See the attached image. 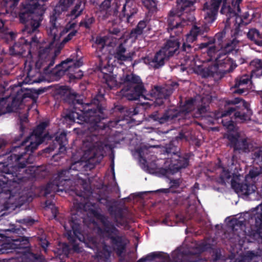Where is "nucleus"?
Masks as SVG:
<instances>
[{"label": "nucleus", "mask_w": 262, "mask_h": 262, "mask_svg": "<svg viewBox=\"0 0 262 262\" xmlns=\"http://www.w3.org/2000/svg\"><path fill=\"white\" fill-rule=\"evenodd\" d=\"M147 150L148 148L146 146H142L137 150L140 158L143 159L145 162H146V161L143 158V156L144 155L145 151H147Z\"/></svg>", "instance_id": "61"}, {"label": "nucleus", "mask_w": 262, "mask_h": 262, "mask_svg": "<svg viewBox=\"0 0 262 262\" xmlns=\"http://www.w3.org/2000/svg\"><path fill=\"white\" fill-rule=\"evenodd\" d=\"M114 109L115 112H118L122 115L124 120H129L132 116L136 115V113H133L134 107L128 108L122 105H116Z\"/></svg>", "instance_id": "36"}, {"label": "nucleus", "mask_w": 262, "mask_h": 262, "mask_svg": "<svg viewBox=\"0 0 262 262\" xmlns=\"http://www.w3.org/2000/svg\"><path fill=\"white\" fill-rule=\"evenodd\" d=\"M143 62L155 70L162 68L170 59L160 50L157 51L153 58L146 56L142 58Z\"/></svg>", "instance_id": "24"}, {"label": "nucleus", "mask_w": 262, "mask_h": 262, "mask_svg": "<svg viewBox=\"0 0 262 262\" xmlns=\"http://www.w3.org/2000/svg\"><path fill=\"white\" fill-rule=\"evenodd\" d=\"M4 146V141L0 138V150ZM24 167V164L18 167L0 164V216L4 215L3 211L13 209L18 206L19 192L17 191L19 189L14 187L13 183H18L23 179L20 172Z\"/></svg>", "instance_id": "3"}, {"label": "nucleus", "mask_w": 262, "mask_h": 262, "mask_svg": "<svg viewBox=\"0 0 262 262\" xmlns=\"http://www.w3.org/2000/svg\"><path fill=\"white\" fill-rule=\"evenodd\" d=\"M234 9V7L232 8L230 5H222L220 12L226 15V23L230 24V19L234 18L233 21H235V24H238V27L247 25L248 23L244 22L242 17L237 14Z\"/></svg>", "instance_id": "28"}, {"label": "nucleus", "mask_w": 262, "mask_h": 262, "mask_svg": "<svg viewBox=\"0 0 262 262\" xmlns=\"http://www.w3.org/2000/svg\"><path fill=\"white\" fill-rule=\"evenodd\" d=\"M167 22V30L170 34L169 38L160 50L170 59L180 53V36L183 32V28L190 21L178 16L168 14Z\"/></svg>", "instance_id": "6"}, {"label": "nucleus", "mask_w": 262, "mask_h": 262, "mask_svg": "<svg viewBox=\"0 0 262 262\" xmlns=\"http://www.w3.org/2000/svg\"><path fill=\"white\" fill-rule=\"evenodd\" d=\"M74 1L59 0L50 16V33L55 35L57 33L58 29H59V26L57 25V20L63 12L67 11L68 8L73 3Z\"/></svg>", "instance_id": "16"}, {"label": "nucleus", "mask_w": 262, "mask_h": 262, "mask_svg": "<svg viewBox=\"0 0 262 262\" xmlns=\"http://www.w3.org/2000/svg\"><path fill=\"white\" fill-rule=\"evenodd\" d=\"M225 36V34L223 32H219L216 33L214 37H207L206 36H204V37H207L208 40L206 42L199 44V48L200 49L207 48L208 50L209 47L215 46L218 49H221V47L225 46V45L228 42H227L223 43V39Z\"/></svg>", "instance_id": "30"}, {"label": "nucleus", "mask_w": 262, "mask_h": 262, "mask_svg": "<svg viewBox=\"0 0 262 262\" xmlns=\"http://www.w3.org/2000/svg\"><path fill=\"white\" fill-rule=\"evenodd\" d=\"M57 25L59 26V29H58L57 33L55 34V35H54L53 34H52L50 33V26L49 27V29L47 30V32L51 37H52L53 41H56L58 40L61 36L69 32L70 30L74 29L76 26V23H68L66 26L63 28L60 24L57 23Z\"/></svg>", "instance_id": "33"}, {"label": "nucleus", "mask_w": 262, "mask_h": 262, "mask_svg": "<svg viewBox=\"0 0 262 262\" xmlns=\"http://www.w3.org/2000/svg\"><path fill=\"white\" fill-rule=\"evenodd\" d=\"M204 11H206V14L205 16V19L207 23L212 24L216 18L218 12L213 10L207 8H204Z\"/></svg>", "instance_id": "42"}, {"label": "nucleus", "mask_w": 262, "mask_h": 262, "mask_svg": "<svg viewBox=\"0 0 262 262\" xmlns=\"http://www.w3.org/2000/svg\"><path fill=\"white\" fill-rule=\"evenodd\" d=\"M97 219L100 222L103 228L98 227L97 232L100 235L106 234V236L111 240V244L113 246L118 256H121L126 248L123 237L119 235V231L115 225L109 220L108 217L101 213H97Z\"/></svg>", "instance_id": "8"}, {"label": "nucleus", "mask_w": 262, "mask_h": 262, "mask_svg": "<svg viewBox=\"0 0 262 262\" xmlns=\"http://www.w3.org/2000/svg\"><path fill=\"white\" fill-rule=\"evenodd\" d=\"M260 256L253 251H248L245 255V260L247 262H258Z\"/></svg>", "instance_id": "49"}, {"label": "nucleus", "mask_w": 262, "mask_h": 262, "mask_svg": "<svg viewBox=\"0 0 262 262\" xmlns=\"http://www.w3.org/2000/svg\"><path fill=\"white\" fill-rule=\"evenodd\" d=\"M110 34L118 35L120 32V28L116 26H114L108 29Z\"/></svg>", "instance_id": "63"}, {"label": "nucleus", "mask_w": 262, "mask_h": 262, "mask_svg": "<svg viewBox=\"0 0 262 262\" xmlns=\"http://www.w3.org/2000/svg\"><path fill=\"white\" fill-rule=\"evenodd\" d=\"M165 255H163L162 252H151L145 256L147 261H152L157 258H160L164 259V257Z\"/></svg>", "instance_id": "50"}, {"label": "nucleus", "mask_w": 262, "mask_h": 262, "mask_svg": "<svg viewBox=\"0 0 262 262\" xmlns=\"http://www.w3.org/2000/svg\"><path fill=\"white\" fill-rule=\"evenodd\" d=\"M238 41L234 38L229 40L221 49L216 46H211L207 51L209 60L214 61L215 63L203 68L201 74L204 77H212L221 79L228 73L232 72L237 67L235 60L229 57L228 55L237 51L236 47Z\"/></svg>", "instance_id": "4"}, {"label": "nucleus", "mask_w": 262, "mask_h": 262, "mask_svg": "<svg viewBox=\"0 0 262 262\" xmlns=\"http://www.w3.org/2000/svg\"><path fill=\"white\" fill-rule=\"evenodd\" d=\"M229 224L232 227V230L234 231L237 230L236 227H239V228H242V227L244 226V222L239 221L237 219L231 220Z\"/></svg>", "instance_id": "52"}, {"label": "nucleus", "mask_w": 262, "mask_h": 262, "mask_svg": "<svg viewBox=\"0 0 262 262\" xmlns=\"http://www.w3.org/2000/svg\"><path fill=\"white\" fill-rule=\"evenodd\" d=\"M243 1V0H232L231 2V5L234 8H236L238 12H241V8H240V4Z\"/></svg>", "instance_id": "64"}, {"label": "nucleus", "mask_w": 262, "mask_h": 262, "mask_svg": "<svg viewBox=\"0 0 262 262\" xmlns=\"http://www.w3.org/2000/svg\"><path fill=\"white\" fill-rule=\"evenodd\" d=\"M189 160L187 155H181L179 152L171 157L169 169L172 173H176L182 168H186L188 165Z\"/></svg>", "instance_id": "27"}, {"label": "nucleus", "mask_w": 262, "mask_h": 262, "mask_svg": "<svg viewBox=\"0 0 262 262\" xmlns=\"http://www.w3.org/2000/svg\"><path fill=\"white\" fill-rule=\"evenodd\" d=\"M148 23V21L147 20V19H143V20H140L138 23L136 27L137 29H138L140 31H142L143 33L144 29H145Z\"/></svg>", "instance_id": "59"}, {"label": "nucleus", "mask_w": 262, "mask_h": 262, "mask_svg": "<svg viewBox=\"0 0 262 262\" xmlns=\"http://www.w3.org/2000/svg\"><path fill=\"white\" fill-rule=\"evenodd\" d=\"M11 240L12 242L4 243L1 245L0 255L14 252L24 254L30 253V244L28 237L19 235L16 238L12 236Z\"/></svg>", "instance_id": "15"}, {"label": "nucleus", "mask_w": 262, "mask_h": 262, "mask_svg": "<svg viewBox=\"0 0 262 262\" xmlns=\"http://www.w3.org/2000/svg\"><path fill=\"white\" fill-rule=\"evenodd\" d=\"M112 1V0H104V1L101 4L99 8L102 13H103V11L104 10H113V8L115 7V4L117 2L113 3L112 5H111Z\"/></svg>", "instance_id": "45"}, {"label": "nucleus", "mask_w": 262, "mask_h": 262, "mask_svg": "<svg viewBox=\"0 0 262 262\" xmlns=\"http://www.w3.org/2000/svg\"><path fill=\"white\" fill-rule=\"evenodd\" d=\"M32 95L28 93H25L23 94L21 100L14 98L12 100L11 103L8 102V98L7 97H3L0 98V116L5 114L6 112H11L13 110H17L21 103L23 102L24 99L26 98H31Z\"/></svg>", "instance_id": "21"}, {"label": "nucleus", "mask_w": 262, "mask_h": 262, "mask_svg": "<svg viewBox=\"0 0 262 262\" xmlns=\"http://www.w3.org/2000/svg\"><path fill=\"white\" fill-rule=\"evenodd\" d=\"M250 181H246L243 183H238L234 179H231V184L233 188L237 192H240L245 195H249L255 192L257 189L256 186L254 183H250Z\"/></svg>", "instance_id": "29"}, {"label": "nucleus", "mask_w": 262, "mask_h": 262, "mask_svg": "<svg viewBox=\"0 0 262 262\" xmlns=\"http://www.w3.org/2000/svg\"><path fill=\"white\" fill-rule=\"evenodd\" d=\"M60 53V49L54 48L53 42L45 47H39L38 59L35 63L36 68L38 70H42L43 73L47 74L49 68L54 65L55 60Z\"/></svg>", "instance_id": "12"}, {"label": "nucleus", "mask_w": 262, "mask_h": 262, "mask_svg": "<svg viewBox=\"0 0 262 262\" xmlns=\"http://www.w3.org/2000/svg\"><path fill=\"white\" fill-rule=\"evenodd\" d=\"M194 3L190 0H177L176 8L171 10L169 14L178 16L182 19L193 21L194 17L193 11L194 10Z\"/></svg>", "instance_id": "17"}, {"label": "nucleus", "mask_w": 262, "mask_h": 262, "mask_svg": "<svg viewBox=\"0 0 262 262\" xmlns=\"http://www.w3.org/2000/svg\"><path fill=\"white\" fill-rule=\"evenodd\" d=\"M82 65V61L81 59L74 61L73 59L68 58L57 64L55 68L50 69V68H49V73L47 74H52L54 75L55 79L57 80L64 75L65 72L68 71L72 67L78 69Z\"/></svg>", "instance_id": "19"}, {"label": "nucleus", "mask_w": 262, "mask_h": 262, "mask_svg": "<svg viewBox=\"0 0 262 262\" xmlns=\"http://www.w3.org/2000/svg\"><path fill=\"white\" fill-rule=\"evenodd\" d=\"M8 231L17 234H24L26 232V229L21 225H12Z\"/></svg>", "instance_id": "46"}, {"label": "nucleus", "mask_w": 262, "mask_h": 262, "mask_svg": "<svg viewBox=\"0 0 262 262\" xmlns=\"http://www.w3.org/2000/svg\"><path fill=\"white\" fill-rule=\"evenodd\" d=\"M209 30V27L206 25H202L201 27L193 25L189 33L186 35V41L183 43L181 48V51L186 53H190L193 48L191 43L196 40L197 37L199 35H203L205 32H207Z\"/></svg>", "instance_id": "18"}, {"label": "nucleus", "mask_w": 262, "mask_h": 262, "mask_svg": "<svg viewBox=\"0 0 262 262\" xmlns=\"http://www.w3.org/2000/svg\"><path fill=\"white\" fill-rule=\"evenodd\" d=\"M252 159L255 164L259 166H262V147H260L253 151Z\"/></svg>", "instance_id": "44"}, {"label": "nucleus", "mask_w": 262, "mask_h": 262, "mask_svg": "<svg viewBox=\"0 0 262 262\" xmlns=\"http://www.w3.org/2000/svg\"><path fill=\"white\" fill-rule=\"evenodd\" d=\"M126 49L122 43L117 47L114 56L118 61H126L132 60V54L130 53L126 54Z\"/></svg>", "instance_id": "32"}, {"label": "nucleus", "mask_w": 262, "mask_h": 262, "mask_svg": "<svg viewBox=\"0 0 262 262\" xmlns=\"http://www.w3.org/2000/svg\"><path fill=\"white\" fill-rule=\"evenodd\" d=\"M79 211L72 214L66 222L63 227L66 231V236L69 242L72 246L75 251H79V244L77 243L78 240L83 242L86 247L93 250H96V257L102 260H108L111 255L112 250L110 246L105 243L102 244L101 249L98 248V243L95 237L93 236L88 237L86 238L81 232L82 223L84 221V218L78 214Z\"/></svg>", "instance_id": "5"}, {"label": "nucleus", "mask_w": 262, "mask_h": 262, "mask_svg": "<svg viewBox=\"0 0 262 262\" xmlns=\"http://www.w3.org/2000/svg\"><path fill=\"white\" fill-rule=\"evenodd\" d=\"M110 215L113 217L114 221L118 227H126L128 222L125 216L124 209L116 205H111L108 208Z\"/></svg>", "instance_id": "25"}, {"label": "nucleus", "mask_w": 262, "mask_h": 262, "mask_svg": "<svg viewBox=\"0 0 262 262\" xmlns=\"http://www.w3.org/2000/svg\"><path fill=\"white\" fill-rule=\"evenodd\" d=\"M27 120V117H25L24 119H21L20 121V126H19V136L17 138H16V140L19 141L21 139V138L24 136L26 133V128L23 124V121H26Z\"/></svg>", "instance_id": "53"}, {"label": "nucleus", "mask_w": 262, "mask_h": 262, "mask_svg": "<svg viewBox=\"0 0 262 262\" xmlns=\"http://www.w3.org/2000/svg\"><path fill=\"white\" fill-rule=\"evenodd\" d=\"M36 222V221L31 216H28L23 219L16 220L17 223L26 226V227H29L33 225Z\"/></svg>", "instance_id": "47"}, {"label": "nucleus", "mask_w": 262, "mask_h": 262, "mask_svg": "<svg viewBox=\"0 0 262 262\" xmlns=\"http://www.w3.org/2000/svg\"><path fill=\"white\" fill-rule=\"evenodd\" d=\"M110 215L113 217L114 221L118 227H126L128 222L125 216L124 209L116 205H111L108 208Z\"/></svg>", "instance_id": "26"}, {"label": "nucleus", "mask_w": 262, "mask_h": 262, "mask_svg": "<svg viewBox=\"0 0 262 262\" xmlns=\"http://www.w3.org/2000/svg\"><path fill=\"white\" fill-rule=\"evenodd\" d=\"M119 82L124 85V95L129 100H138L146 93L140 77L133 73H124L120 77Z\"/></svg>", "instance_id": "11"}, {"label": "nucleus", "mask_w": 262, "mask_h": 262, "mask_svg": "<svg viewBox=\"0 0 262 262\" xmlns=\"http://www.w3.org/2000/svg\"><path fill=\"white\" fill-rule=\"evenodd\" d=\"M135 0H126L121 12L119 13V18L121 21L132 23L134 21L133 17L138 12Z\"/></svg>", "instance_id": "23"}, {"label": "nucleus", "mask_w": 262, "mask_h": 262, "mask_svg": "<svg viewBox=\"0 0 262 262\" xmlns=\"http://www.w3.org/2000/svg\"><path fill=\"white\" fill-rule=\"evenodd\" d=\"M196 99L190 98L186 99L184 102L182 99L180 101L179 110L176 107H170L166 110L163 113L155 111L151 114L149 118L157 122V124H163L170 122L177 118L180 114H188L193 111L195 108Z\"/></svg>", "instance_id": "9"}, {"label": "nucleus", "mask_w": 262, "mask_h": 262, "mask_svg": "<svg viewBox=\"0 0 262 262\" xmlns=\"http://www.w3.org/2000/svg\"><path fill=\"white\" fill-rule=\"evenodd\" d=\"M256 226H258L256 230V232L259 236L262 238V219L257 217L256 219Z\"/></svg>", "instance_id": "58"}, {"label": "nucleus", "mask_w": 262, "mask_h": 262, "mask_svg": "<svg viewBox=\"0 0 262 262\" xmlns=\"http://www.w3.org/2000/svg\"><path fill=\"white\" fill-rule=\"evenodd\" d=\"M77 97L76 94H70L67 97V99L71 100L69 103H72L73 108L65 115V120L71 123L89 124L88 128L92 135L98 139V136L102 135L101 132L107 127L106 124L102 122L107 117L103 104V95H97L91 103H83L82 100L77 99Z\"/></svg>", "instance_id": "2"}, {"label": "nucleus", "mask_w": 262, "mask_h": 262, "mask_svg": "<svg viewBox=\"0 0 262 262\" xmlns=\"http://www.w3.org/2000/svg\"><path fill=\"white\" fill-rule=\"evenodd\" d=\"M98 70L100 72L99 77L102 78L103 82L105 83L108 87L113 89L117 85L115 77L112 75L113 67L108 64V62L106 64L100 62L98 66Z\"/></svg>", "instance_id": "20"}, {"label": "nucleus", "mask_w": 262, "mask_h": 262, "mask_svg": "<svg viewBox=\"0 0 262 262\" xmlns=\"http://www.w3.org/2000/svg\"><path fill=\"white\" fill-rule=\"evenodd\" d=\"M262 174V166L253 167L246 176V181H252L254 183L255 178Z\"/></svg>", "instance_id": "38"}, {"label": "nucleus", "mask_w": 262, "mask_h": 262, "mask_svg": "<svg viewBox=\"0 0 262 262\" xmlns=\"http://www.w3.org/2000/svg\"><path fill=\"white\" fill-rule=\"evenodd\" d=\"M55 140L59 145L67 144V139L66 133L62 132L59 135H57L55 137Z\"/></svg>", "instance_id": "51"}, {"label": "nucleus", "mask_w": 262, "mask_h": 262, "mask_svg": "<svg viewBox=\"0 0 262 262\" xmlns=\"http://www.w3.org/2000/svg\"><path fill=\"white\" fill-rule=\"evenodd\" d=\"M84 8V4H83L81 1H79L76 4L74 7L68 14V16L73 18H76L81 15Z\"/></svg>", "instance_id": "39"}, {"label": "nucleus", "mask_w": 262, "mask_h": 262, "mask_svg": "<svg viewBox=\"0 0 262 262\" xmlns=\"http://www.w3.org/2000/svg\"><path fill=\"white\" fill-rule=\"evenodd\" d=\"M7 13L8 11L6 8H3L2 10L0 11V29L4 26V22L2 18Z\"/></svg>", "instance_id": "62"}, {"label": "nucleus", "mask_w": 262, "mask_h": 262, "mask_svg": "<svg viewBox=\"0 0 262 262\" xmlns=\"http://www.w3.org/2000/svg\"><path fill=\"white\" fill-rule=\"evenodd\" d=\"M250 81V77L249 75H244L242 76L237 77L234 81V84L232 88H238L239 87L247 85Z\"/></svg>", "instance_id": "40"}, {"label": "nucleus", "mask_w": 262, "mask_h": 262, "mask_svg": "<svg viewBox=\"0 0 262 262\" xmlns=\"http://www.w3.org/2000/svg\"><path fill=\"white\" fill-rule=\"evenodd\" d=\"M24 29L25 27L22 31L24 35H27L26 38L21 37L18 42L10 47L9 52L11 55H23L26 52L27 49L29 50V52L30 53L31 49H34L35 47L37 48L39 42L37 34L39 32L38 28L36 31L31 33H27L24 31Z\"/></svg>", "instance_id": "13"}, {"label": "nucleus", "mask_w": 262, "mask_h": 262, "mask_svg": "<svg viewBox=\"0 0 262 262\" xmlns=\"http://www.w3.org/2000/svg\"><path fill=\"white\" fill-rule=\"evenodd\" d=\"M49 0H27L24 9L19 14L20 21L25 24L24 31L27 33L37 30L43 19L47 9L45 2Z\"/></svg>", "instance_id": "7"}, {"label": "nucleus", "mask_w": 262, "mask_h": 262, "mask_svg": "<svg viewBox=\"0 0 262 262\" xmlns=\"http://www.w3.org/2000/svg\"><path fill=\"white\" fill-rule=\"evenodd\" d=\"M215 168L220 173L219 180H218L219 183L225 185L226 182H228L231 178L230 171L222 166L220 160H219L217 163L215 165Z\"/></svg>", "instance_id": "34"}, {"label": "nucleus", "mask_w": 262, "mask_h": 262, "mask_svg": "<svg viewBox=\"0 0 262 262\" xmlns=\"http://www.w3.org/2000/svg\"><path fill=\"white\" fill-rule=\"evenodd\" d=\"M77 33V31L76 30H73L71 32H70L68 35L64 38V39L62 41V43H66L71 40L74 36H76Z\"/></svg>", "instance_id": "57"}, {"label": "nucleus", "mask_w": 262, "mask_h": 262, "mask_svg": "<svg viewBox=\"0 0 262 262\" xmlns=\"http://www.w3.org/2000/svg\"><path fill=\"white\" fill-rule=\"evenodd\" d=\"M143 34L142 32L140 31L136 27L135 28L132 30L129 33V37L134 38V39H137V38Z\"/></svg>", "instance_id": "56"}, {"label": "nucleus", "mask_w": 262, "mask_h": 262, "mask_svg": "<svg viewBox=\"0 0 262 262\" xmlns=\"http://www.w3.org/2000/svg\"><path fill=\"white\" fill-rule=\"evenodd\" d=\"M181 182L180 179L170 180L168 188H163L159 190L160 192L165 193H180L181 190L180 189V186Z\"/></svg>", "instance_id": "35"}, {"label": "nucleus", "mask_w": 262, "mask_h": 262, "mask_svg": "<svg viewBox=\"0 0 262 262\" xmlns=\"http://www.w3.org/2000/svg\"><path fill=\"white\" fill-rule=\"evenodd\" d=\"M175 141H171L165 146V152L167 154H171L172 157L180 152V148L175 145Z\"/></svg>", "instance_id": "41"}, {"label": "nucleus", "mask_w": 262, "mask_h": 262, "mask_svg": "<svg viewBox=\"0 0 262 262\" xmlns=\"http://www.w3.org/2000/svg\"><path fill=\"white\" fill-rule=\"evenodd\" d=\"M247 38L254 42L255 45L262 46V35L255 28L249 29L247 34Z\"/></svg>", "instance_id": "37"}, {"label": "nucleus", "mask_w": 262, "mask_h": 262, "mask_svg": "<svg viewBox=\"0 0 262 262\" xmlns=\"http://www.w3.org/2000/svg\"><path fill=\"white\" fill-rule=\"evenodd\" d=\"M222 122L223 125L229 130H233L235 128L234 122L231 119L222 120Z\"/></svg>", "instance_id": "54"}, {"label": "nucleus", "mask_w": 262, "mask_h": 262, "mask_svg": "<svg viewBox=\"0 0 262 262\" xmlns=\"http://www.w3.org/2000/svg\"><path fill=\"white\" fill-rule=\"evenodd\" d=\"M85 165V162L79 160L72 163L68 168L58 171L53 181L46 185L44 189V195L47 196L51 194V196H54V193L58 191L60 186L64 187L66 183L71 180L74 176L78 175V173H73V171H80Z\"/></svg>", "instance_id": "10"}, {"label": "nucleus", "mask_w": 262, "mask_h": 262, "mask_svg": "<svg viewBox=\"0 0 262 262\" xmlns=\"http://www.w3.org/2000/svg\"><path fill=\"white\" fill-rule=\"evenodd\" d=\"M222 0H210V3L206 2L204 4V8H209L218 12Z\"/></svg>", "instance_id": "43"}, {"label": "nucleus", "mask_w": 262, "mask_h": 262, "mask_svg": "<svg viewBox=\"0 0 262 262\" xmlns=\"http://www.w3.org/2000/svg\"><path fill=\"white\" fill-rule=\"evenodd\" d=\"M227 139L229 141L230 146L233 148L234 151L239 153L248 152L249 151V144L246 138H241L239 134H230Z\"/></svg>", "instance_id": "22"}, {"label": "nucleus", "mask_w": 262, "mask_h": 262, "mask_svg": "<svg viewBox=\"0 0 262 262\" xmlns=\"http://www.w3.org/2000/svg\"><path fill=\"white\" fill-rule=\"evenodd\" d=\"M49 125L48 121L40 122L34 128L31 134L22 141L20 145L12 147L10 152L9 151L5 154L6 161L4 162H0L2 165L9 164L14 167H18L22 164H24V167L21 169L20 172L23 178L18 183H13L15 185L14 187L19 188L17 185L26 179L27 177L25 176L24 173L31 177L40 178V179H45L49 176V171L47 170L46 166H41L37 167L34 166H29L27 167V159L24 158L27 153L29 155L32 153L40 144L47 142L52 139V137L49 135V132H46V129Z\"/></svg>", "instance_id": "1"}, {"label": "nucleus", "mask_w": 262, "mask_h": 262, "mask_svg": "<svg viewBox=\"0 0 262 262\" xmlns=\"http://www.w3.org/2000/svg\"><path fill=\"white\" fill-rule=\"evenodd\" d=\"M120 6L119 2H117L113 10H107L103 11V13L100 10L101 15L99 17L102 20H107L108 22L113 23L115 20V18L119 17V8Z\"/></svg>", "instance_id": "31"}, {"label": "nucleus", "mask_w": 262, "mask_h": 262, "mask_svg": "<svg viewBox=\"0 0 262 262\" xmlns=\"http://www.w3.org/2000/svg\"><path fill=\"white\" fill-rule=\"evenodd\" d=\"M250 66L256 69H259L262 67L261 60L258 59H255L250 62Z\"/></svg>", "instance_id": "60"}, {"label": "nucleus", "mask_w": 262, "mask_h": 262, "mask_svg": "<svg viewBox=\"0 0 262 262\" xmlns=\"http://www.w3.org/2000/svg\"><path fill=\"white\" fill-rule=\"evenodd\" d=\"M209 108V105L207 104H201L200 106H199L196 112V115H203L206 113L207 112Z\"/></svg>", "instance_id": "55"}, {"label": "nucleus", "mask_w": 262, "mask_h": 262, "mask_svg": "<svg viewBox=\"0 0 262 262\" xmlns=\"http://www.w3.org/2000/svg\"><path fill=\"white\" fill-rule=\"evenodd\" d=\"M239 103L242 107L240 111L237 110L239 106L229 107L226 110L221 112L220 117L223 118L229 116L234 112V116L237 121L243 122L249 119L251 111L249 109V103L245 100L240 97H236L232 100L226 101V105L238 104Z\"/></svg>", "instance_id": "14"}, {"label": "nucleus", "mask_w": 262, "mask_h": 262, "mask_svg": "<svg viewBox=\"0 0 262 262\" xmlns=\"http://www.w3.org/2000/svg\"><path fill=\"white\" fill-rule=\"evenodd\" d=\"M95 21V19L93 16L89 17L86 16L85 19L83 21H81L80 23V26H83L86 29H90L92 24Z\"/></svg>", "instance_id": "48"}]
</instances>
